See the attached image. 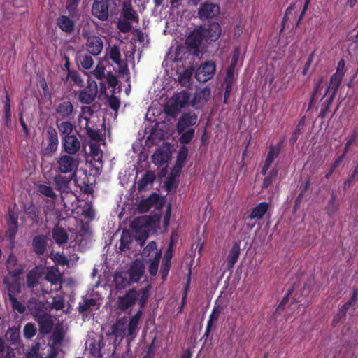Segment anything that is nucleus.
I'll return each mask as SVG.
<instances>
[{
    "mask_svg": "<svg viewBox=\"0 0 358 358\" xmlns=\"http://www.w3.org/2000/svg\"><path fill=\"white\" fill-rule=\"evenodd\" d=\"M59 138L56 129L50 126L45 131V138L43 141L42 154L45 157H51L57 150Z\"/></svg>",
    "mask_w": 358,
    "mask_h": 358,
    "instance_id": "f257e3e1",
    "label": "nucleus"
},
{
    "mask_svg": "<svg viewBox=\"0 0 358 358\" xmlns=\"http://www.w3.org/2000/svg\"><path fill=\"white\" fill-rule=\"evenodd\" d=\"M72 177V176H65L57 174L52 178L55 189L61 192V199L65 207H66V198L68 196L73 198L75 196L70 187Z\"/></svg>",
    "mask_w": 358,
    "mask_h": 358,
    "instance_id": "f03ea898",
    "label": "nucleus"
},
{
    "mask_svg": "<svg viewBox=\"0 0 358 358\" xmlns=\"http://www.w3.org/2000/svg\"><path fill=\"white\" fill-rule=\"evenodd\" d=\"M76 155L66 154L62 155L57 159V172L59 173H71L72 176L76 175L78 166V159Z\"/></svg>",
    "mask_w": 358,
    "mask_h": 358,
    "instance_id": "7ed1b4c3",
    "label": "nucleus"
},
{
    "mask_svg": "<svg viewBox=\"0 0 358 358\" xmlns=\"http://www.w3.org/2000/svg\"><path fill=\"white\" fill-rule=\"evenodd\" d=\"M78 132L69 136H64L62 137V151L66 154L78 155L81 149V141L77 136Z\"/></svg>",
    "mask_w": 358,
    "mask_h": 358,
    "instance_id": "20e7f679",
    "label": "nucleus"
},
{
    "mask_svg": "<svg viewBox=\"0 0 358 358\" xmlns=\"http://www.w3.org/2000/svg\"><path fill=\"white\" fill-rule=\"evenodd\" d=\"M132 227L135 229L136 241L141 245H143L149 236L148 220L144 217H136L132 222Z\"/></svg>",
    "mask_w": 358,
    "mask_h": 358,
    "instance_id": "39448f33",
    "label": "nucleus"
},
{
    "mask_svg": "<svg viewBox=\"0 0 358 358\" xmlns=\"http://www.w3.org/2000/svg\"><path fill=\"white\" fill-rule=\"evenodd\" d=\"M137 301V290L130 289L121 296H119L115 303V308L122 313H125L128 309L134 306Z\"/></svg>",
    "mask_w": 358,
    "mask_h": 358,
    "instance_id": "423d86ee",
    "label": "nucleus"
},
{
    "mask_svg": "<svg viewBox=\"0 0 358 358\" xmlns=\"http://www.w3.org/2000/svg\"><path fill=\"white\" fill-rule=\"evenodd\" d=\"M113 0H94L92 7V14L101 21H106L109 16V6Z\"/></svg>",
    "mask_w": 358,
    "mask_h": 358,
    "instance_id": "0eeeda50",
    "label": "nucleus"
},
{
    "mask_svg": "<svg viewBox=\"0 0 358 358\" xmlns=\"http://www.w3.org/2000/svg\"><path fill=\"white\" fill-rule=\"evenodd\" d=\"M220 6L217 3L205 2L200 5L198 10L199 18L204 21L216 17L220 14Z\"/></svg>",
    "mask_w": 358,
    "mask_h": 358,
    "instance_id": "6e6552de",
    "label": "nucleus"
},
{
    "mask_svg": "<svg viewBox=\"0 0 358 358\" xmlns=\"http://www.w3.org/2000/svg\"><path fill=\"white\" fill-rule=\"evenodd\" d=\"M215 70L216 65L214 62H206L197 69L196 78L200 82H206L213 78Z\"/></svg>",
    "mask_w": 358,
    "mask_h": 358,
    "instance_id": "1a4fd4ad",
    "label": "nucleus"
},
{
    "mask_svg": "<svg viewBox=\"0 0 358 358\" xmlns=\"http://www.w3.org/2000/svg\"><path fill=\"white\" fill-rule=\"evenodd\" d=\"M86 50L92 56H98L102 52L103 43L102 39L95 35L86 37Z\"/></svg>",
    "mask_w": 358,
    "mask_h": 358,
    "instance_id": "9d476101",
    "label": "nucleus"
},
{
    "mask_svg": "<svg viewBox=\"0 0 358 358\" xmlns=\"http://www.w3.org/2000/svg\"><path fill=\"white\" fill-rule=\"evenodd\" d=\"M3 284L8 292V299L11 296H16L21 292L20 277H13L10 275L5 276L3 279Z\"/></svg>",
    "mask_w": 358,
    "mask_h": 358,
    "instance_id": "9b49d317",
    "label": "nucleus"
},
{
    "mask_svg": "<svg viewBox=\"0 0 358 358\" xmlns=\"http://www.w3.org/2000/svg\"><path fill=\"white\" fill-rule=\"evenodd\" d=\"M282 142H280L278 143L276 145H271L268 147V152L266 155V158L264 163L263 167L261 170L262 175L264 176L266 174L268 170L269 169L270 166L274 162L275 159L279 156L282 149Z\"/></svg>",
    "mask_w": 358,
    "mask_h": 358,
    "instance_id": "f8f14e48",
    "label": "nucleus"
},
{
    "mask_svg": "<svg viewBox=\"0 0 358 358\" xmlns=\"http://www.w3.org/2000/svg\"><path fill=\"white\" fill-rule=\"evenodd\" d=\"M198 121L197 115L192 112L184 113L178 119L177 122V130L178 133H182L185 129L196 124Z\"/></svg>",
    "mask_w": 358,
    "mask_h": 358,
    "instance_id": "ddd939ff",
    "label": "nucleus"
},
{
    "mask_svg": "<svg viewBox=\"0 0 358 358\" xmlns=\"http://www.w3.org/2000/svg\"><path fill=\"white\" fill-rule=\"evenodd\" d=\"M27 307L34 320L48 313L44 303L34 297H31L28 300Z\"/></svg>",
    "mask_w": 358,
    "mask_h": 358,
    "instance_id": "4468645a",
    "label": "nucleus"
},
{
    "mask_svg": "<svg viewBox=\"0 0 358 358\" xmlns=\"http://www.w3.org/2000/svg\"><path fill=\"white\" fill-rule=\"evenodd\" d=\"M78 19L72 18L69 15H61L56 19V24L63 32L70 34L75 31V20Z\"/></svg>",
    "mask_w": 358,
    "mask_h": 358,
    "instance_id": "2eb2a0df",
    "label": "nucleus"
},
{
    "mask_svg": "<svg viewBox=\"0 0 358 358\" xmlns=\"http://www.w3.org/2000/svg\"><path fill=\"white\" fill-rule=\"evenodd\" d=\"M97 85L95 81H92L88 88H85L80 91L78 99L82 103L90 104L96 97Z\"/></svg>",
    "mask_w": 358,
    "mask_h": 358,
    "instance_id": "dca6fc26",
    "label": "nucleus"
},
{
    "mask_svg": "<svg viewBox=\"0 0 358 358\" xmlns=\"http://www.w3.org/2000/svg\"><path fill=\"white\" fill-rule=\"evenodd\" d=\"M211 95L210 89L208 87L196 92L191 101V105L196 109L201 108L210 99Z\"/></svg>",
    "mask_w": 358,
    "mask_h": 358,
    "instance_id": "f3484780",
    "label": "nucleus"
},
{
    "mask_svg": "<svg viewBox=\"0 0 358 358\" xmlns=\"http://www.w3.org/2000/svg\"><path fill=\"white\" fill-rule=\"evenodd\" d=\"M201 30L208 42L215 41L221 34V27L218 22H212L206 27H201Z\"/></svg>",
    "mask_w": 358,
    "mask_h": 358,
    "instance_id": "a211bd4d",
    "label": "nucleus"
},
{
    "mask_svg": "<svg viewBox=\"0 0 358 358\" xmlns=\"http://www.w3.org/2000/svg\"><path fill=\"white\" fill-rule=\"evenodd\" d=\"M131 280V282H138L143 277L145 273L144 264L138 259H136L132 262L129 269L127 272Z\"/></svg>",
    "mask_w": 358,
    "mask_h": 358,
    "instance_id": "6ab92c4d",
    "label": "nucleus"
},
{
    "mask_svg": "<svg viewBox=\"0 0 358 358\" xmlns=\"http://www.w3.org/2000/svg\"><path fill=\"white\" fill-rule=\"evenodd\" d=\"M204 39L206 40V38L201 29H196L189 34L185 43L189 48L199 51V47Z\"/></svg>",
    "mask_w": 358,
    "mask_h": 358,
    "instance_id": "aec40b11",
    "label": "nucleus"
},
{
    "mask_svg": "<svg viewBox=\"0 0 358 358\" xmlns=\"http://www.w3.org/2000/svg\"><path fill=\"white\" fill-rule=\"evenodd\" d=\"M31 245L36 255H44L47 250L48 237L43 234L35 236L33 238Z\"/></svg>",
    "mask_w": 358,
    "mask_h": 358,
    "instance_id": "412c9836",
    "label": "nucleus"
},
{
    "mask_svg": "<svg viewBox=\"0 0 358 358\" xmlns=\"http://www.w3.org/2000/svg\"><path fill=\"white\" fill-rule=\"evenodd\" d=\"M6 266L9 275L13 277H20L24 270L22 265L17 263V257L12 254L9 255L6 260Z\"/></svg>",
    "mask_w": 358,
    "mask_h": 358,
    "instance_id": "4be33fe9",
    "label": "nucleus"
},
{
    "mask_svg": "<svg viewBox=\"0 0 358 358\" xmlns=\"http://www.w3.org/2000/svg\"><path fill=\"white\" fill-rule=\"evenodd\" d=\"M56 113L62 119L70 120L73 117V106L71 101H62L57 106Z\"/></svg>",
    "mask_w": 358,
    "mask_h": 358,
    "instance_id": "5701e85b",
    "label": "nucleus"
},
{
    "mask_svg": "<svg viewBox=\"0 0 358 358\" xmlns=\"http://www.w3.org/2000/svg\"><path fill=\"white\" fill-rule=\"evenodd\" d=\"M35 320L38 324L41 334H48L51 331L53 327V321L48 313L45 314Z\"/></svg>",
    "mask_w": 358,
    "mask_h": 358,
    "instance_id": "b1692460",
    "label": "nucleus"
},
{
    "mask_svg": "<svg viewBox=\"0 0 358 358\" xmlns=\"http://www.w3.org/2000/svg\"><path fill=\"white\" fill-rule=\"evenodd\" d=\"M159 201L157 193L151 194L147 199H141L138 205V210L141 213H147Z\"/></svg>",
    "mask_w": 358,
    "mask_h": 358,
    "instance_id": "393cba45",
    "label": "nucleus"
},
{
    "mask_svg": "<svg viewBox=\"0 0 358 358\" xmlns=\"http://www.w3.org/2000/svg\"><path fill=\"white\" fill-rule=\"evenodd\" d=\"M241 254L240 243L236 242L233 244L229 255L227 257V268L231 270L234 268L235 264L237 262Z\"/></svg>",
    "mask_w": 358,
    "mask_h": 358,
    "instance_id": "a878e982",
    "label": "nucleus"
},
{
    "mask_svg": "<svg viewBox=\"0 0 358 358\" xmlns=\"http://www.w3.org/2000/svg\"><path fill=\"white\" fill-rule=\"evenodd\" d=\"M343 78V76L334 73L330 78L329 85L326 89L324 94L322 96L321 100L325 97L329 92H330V94L336 96L338 90L342 83Z\"/></svg>",
    "mask_w": 358,
    "mask_h": 358,
    "instance_id": "bb28decb",
    "label": "nucleus"
},
{
    "mask_svg": "<svg viewBox=\"0 0 358 358\" xmlns=\"http://www.w3.org/2000/svg\"><path fill=\"white\" fill-rule=\"evenodd\" d=\"M269 208V204L266 202H261L255 206L251 210L250 213L248 216V219L260 220L263 218L264 215L266 213Z\"/></svg>",
    "mask_w": 358,
    "mask_h": 358,
    "instance_id": "cd10ccee",
    "label": "nucleus"
},
{
    "mask_svg": "<svg viewBox=\"0 0 358 358\" xmlns=\"http://www.w3.org/2000/svg\"><path fill=\"white\" fill-rule=\"evenodd\" d=\"M24 212L27 215L29 219L35 224L40 222V210L32 203L25 204L23 207Z\"/></svg>",
    "mask_w": 358,
    "mask_h": 358,
    "instance_id": "c85d7f7f",
    "label": "nucleus"
},
{
    "mask_svg": "<svg viewBox=\"0 0 358 358\" xmlns=\"http://www.w3.org/2000/svg\"><path fill=\"white\" fill-rule=\"evenodd\" d=\"M121 15L124 19L127 20H131L134 22L138 20V15L133 9L131 3L130 1H123Z\"/></svg>",
    "mask_w": 358,
    "mask_h": 358,
    "instance_id": "c756f323",
    "label": "nucleus"
},
{
    "mask_svg": "<svg viewBox=\"0 0 358 358\" xmlns=\"http://www.w3.org/2000/svg\"><path fill=\"white\" fill-rule=\"evenodd\" d=\"M114 282L117 289H124L134 283L127 272H116L114 275Z\"/></svg>",
    "mask_w": 358,
    "mask_h": 358,
    "instance_id": "7c9ffc66",
    "label": "nucleus"
},
{
    "mask_svg": "<svg viewBox=\"0 0 358 358\" xmlns=\"http://www.w3.org/2000/svg\"><path fill=\"white\" fill-rule=\"evenodd\" d=\"M151 286L150 285L137 291V301L139 310H143L150 296Z\"/></svg>",
    "mask_w": 358,
    "mask_h": 358,
    "instance_id": "2f4dec72",
    "label": "nucleus"
},
{
    "mask_svg": "<svg viewBox=\"0 0 358 358\" xmlns=\"http://www.w3.org/2000/svg\"><path fill=\"white\" fill-rule=\"evenodd\" d=\"M52 238L58 245H62L67 243L69 235L63 227L57 225L52 229Z\"/></svg>",
    "mask_w": 358,
    "mask_h": 358,
    "instance_id": "473e14b6",
    "label": "nucleus"
},
{
    "mask_svg": "<svg viewBox=\"0 0 358 358\" xmlns=\"http://www.w3.org/2000/svg\"><path fill=\"white\" fill-rule=\"evenodd\" d=\"M155 180V175L152 171H147L145 174L138 181V189L141 192L148 189Z\"/></svg>",
    "mask_w": 358,
    "mask_h": 358,
    "instance_id": "72a5a7b5",
    "label": "nucleus"
},
{
    "mask_svg": "<svg viewBox=\"0 0 358 358\" xmlns=\"http://www.w3.org/2000/svg\"><path fill=\"white\" fill-rule=\"evenodd\" d=\"M41 274L37 268L30 270L26 275V285L29 289H34L38 284Z\"/></svg>",
    "mask_w": 358,
    "mask_h": 358,
    "instance_id": "f704fd0d",
    "label": "nucleus"
},
{
    "mask_svg": "<svg viewBox=\"0 0 358 358\" xmlns=\"http://www.w3.org/2000/svg\"><path fill=\"white\" fill-rule=\"evenodd\" d=\"M162 258V252H157V255H153V257L145 259L146 262H149L148 271L151 276H155L157 273L159 268V264Z\"/></svg>",
    "mask_w": 358,
    "mask_h": 358,
    "instance_id": "c9c22d12",
    "label": "nucleus"
},
{
    "mask_svg": "<svg viewBox=\"0 0 358 358\" xmlns=\"http://www.w3.org/2000/svg\"><path fill=\"white\" fill-rule=\"evenodd\" d=\"M238 54H234L230 62L229 66L227 69L226 76L224 78L225 82H234L235 81V69L238 63Z\"/></svg>",
    "mask_w": 358,
    "mask_h": 358,
    "instance_id": "e433bc0d",
    "label": "nucleus"
},
{
    "mask_svg": "<svg viewBox=\"0 0 358 358\" xmlns=\"http://www.w3.org/2000/svg\"><path fill=\"white\" fill-rule=\"evenodd\" d=\"M17 231V220L13 217H10V222H9L8 229L6 233V238L8 241H9L10 244L14 243Z\"/></svg>",
    "mask_w": 358,
    "mask_h": 358,
    "instance_id": "4c0bfd02",
    "label": "nucleus"
},
{
    "mask_svg": "<svg viewBox=\"0 0 358 358\" xmlns=\"http://www.w3.org/2000/svg\"><path fill=\"white\" fill-rule=\"evenodd\" d=\"M143 311L141 310H138L136 313L132 316L129 320L128 324V335L133 336L138 326L139 322L143 316Z\"/></svg>",
    "mask_w": 358,
    "mask_h": 358,
    "instance_id": "58836bf2",
    "label": "nucleus"
},
{
    "mask_svg": "<svg viewBox=\"0 0 358 358\" xmlns=\"http://www.w3.org/2000/svg\"><path fill=\"white\" fill-rule=\"evenodd\" d=\"M80 0H66L65 8L69 16L72 18H80V12L78 8Z\"/></svg>",
    "mask_w": 358,
    "mask_h": 358,
    "instance_id": "ea45409f",
    "label": "nucleus"
},
{
    "mask_svg": "<svg viewBox=\"0 0 358 358\" xmlns=\"http://www.w3.org/2000/svg\"><path fill=\"white\" fill-rule=\"evenodd\" d=\"M133 241V236L131 233L128 230H123L121 234L120 238V244L119 246V249L122 251H126L127 250L130 249V244Z\"/></svg>",
    "mask_w": 358,
    "mask_h": 358,
    "instance_id": "a19ab883",
    "label": "nucleus"
},
{
    "mask_svg": "<svg viewBox=\"0 0 358 358\" xmlns=\"http://www.w3.org/2000/svg\"><path fill=\"white\" fill-rule=\"evenodd\" d=\"M337 193L336 191L332 190L331 192V199L328 201L327 206L326 207L327 213L331 216L335 213H336L338 210L339 205L337 203Z\"/></svg>",
    "mask_w": 358,
    "mask_h": 358,
    "instance_id": "79ce46f5",
    "label": "nucleus"
},
{
    "mask_svg": "<svg viewBox=\"0 0 358 358\" xmlns=\"http://www.w3.org/2000/svg\"><path fill=\"white\" fill-rule=\"evenodd\" d=\"M152 162L157 166H163L169 159V155L161 149H157L152 156Z\"/></svg>",
    "mask_w": 358,
    "mask_h": 358,
    "instance_id": "37998d69",
    "label": "nucleus"
},
{
    "mask_svg": "<svg viewBox=\"0 0 358 358\" xmlns=\"http://www.w3.org/2000/svg\"><path fill=\"white\" fill-rule=\"evenodd\" d=\"M180 109L181 107L179 106L178 103L172 97L164 106V110L168 115L174 116L180 112Z\"/></svg>",
    "mask_w": 358,
    "mask_h": 358,
    "instance_id": "c03bdc74",
    "label": "nucleus"
},
{
    "mask_svg": "<svg viewBox=\"0 0 358 358\" xmlns=\"http://www.w3.org/2000/svg\"><path fill=\"white\" fill-rule=\"evenodd\" d=\"M157 252H162L161 250H158L157 248V243L155 241H150L143 248L142 251V257L145 259L150 257H153V255H157Z\"/></svg>",
    "mask_w": 358,
    "mask_h": 358,
    "instance_id": "a18cd8bd",
    "label": "nucleus"
},
{
    "mask_svg": "<svg viewBox=\"0 0 358 358\" xmlns=\"http://www.w3.org/2000/svg\"><path fill=\"white\" fill-rule=\"evenodd\" d=\"M76 61L84 69H90L93 64L94 60L92 57L87 54H80L76 58Z\"/></svg>",
    "mask_w": 358,
    "mask_h": 358,
    "instance_id": "49530a36",
    "label": "nucleus"
},
{
    "mask_svg": "<svg viewBox=\"0 0 358 358\" xmlns=\"http://www.w3.org/2000/svg\"><path fill=\"white\" fill-rule=\"evenodd\" d=\"M57 126L62 137L64 136H69L75 133L73 132V125L69 121H64L60 123L57 122Z\"/></svg>",
    "mask_w": 358,
    "mask_h": 358,
    "instance_id": "de8ad7c7",
    "label": "nucleus"
},
{
    "mask_svg": "<svg viewBox=\"0 0 358 358\" xmlns=\"http://www.w3.org/2000/svg\"><path fill=\"white\" fill-rule=\"evenodd\" d=\"M278 174V169L277 168L272 169L268 173V175L264 178L262 188L267 189L270 187L273 182L275 180Z\"/></svg>",
    "mask_w": 358,
    "mask_h": 358,
    "instance_id": "09e8293b",
    "label": "nucleus"
},
{
    "mask_svg": "<svg viewBox=\"0 0 358 358\" xmlns=\"http://www.w3.org/2000/svg\"><path fill=\"white\" fill-rule=\"evenodd\" d=\"M336 96L330 94L329 97L322 103L320 112L318 115V117L320 119H324L329 110L330 106L332 104Z\"/></svg>",
    "mask_w": 358,
    "mask_h": 358,
    "instance_id": "8fccbe9b",
    "label": "nucleus"
},
{
    "mask_svg": "<svg viewBox=\"0 0 358 358\" xmlns=\"http://www.w3.org/2000/svg\"><path fill=\"white\" fill-rule=\"evenodd\" d=\"M181 108H184L189 101V93L186 91H182L173 96Z\"/></svg>",
    "mask_w": 358,
    "mask_h": 358,
    "instance_id": "3c124183",
    "label": "nucleus"
},
{
    "mask_svg": "<svg viewBox=\"0 0 358 358\" xmlns=\"http://www.w3.org/2000/svg\"><path fill=\"white\" fill-rule=\"evenodd\" d=\"M111 330L112 334L114 335L115 338H123L125 335L124 322H122L121 320H117V322L112 326Z\"/></svg>",
    "mask_w": 358,
    "mask_h": 358,
    "instance_id": "603ef678",
    "label": "nucleus"
},
{
    "mask_svg": "<svg viewBox=\"0 0 358 358\" xmlns=\"http://www.w3.org/2000/svg\"><path fill=\"white\" fill-rule=\"evenodd\" d=\"M6 338L13 344H15L20 340V334L18 327H9L6 333Z\"/></svg>",
    "mask_w": 358,
    "mask_h": 358,
    "instance_id": "864d4df0",
    "label": "nucleus"
},
{
    "mask_svg": "<svg viewBox=\"0 0 358 358\" xmlns=\"http://www.w3.org/2000/svg\"><path fill=\"white\" fill-rule=\"evenodd\" d=\"M37 190L41 194L46 197L50 198L52 200L55 199L57 196L52 188L50 186L44 184L38 185L37 187Z\"/></svg>",
    "mask_w": 358,
    "mask_h": 358,
    "instance_id": "5fc2aeb1",
    "label": "nucleus"
},
{
    "mask_svg": "<svg viewBox=\"0 0 358 358\" xmlns=\"http://www.w3.org/2000/svg\"><path fill=\"white\" fill-rule=\"evenodd\" d=\"M45 279L52 285L61 284L62 282V278L60 273L58 271H55L52 269L47 272Z\"/></svg>",
    "mask_w": 358,
    "mask_h": 358,
    "instance_id": "6e6d98bb",
    "label": "nucleus"
},
{
    "mask_svg": "<svg viewBox=\"0 0 358 358\" xmlns=\"http://www.w3.org/2000/svg\"><path fill=\"white\" fill-rule=\"evenodd\" d=\"M9 301L11 304L12 308L15 312L19 314H23L26 310V306L19 301L16 296H11L9 298Z\"/></svg>",
    "mask_w": 358,
    "mask_h": 358,
    "instance_id": "4d7b16f0",
    "label": "nucleus"
},
{
    "mask_svg": "<svg viewBox=\"0 0 358 358\" xmlns=\"http://www.w3.org/2000/svg\"><path fill=\"white\" fill-rule=\"evenodd\" d=\"M36 331L35 324L32 322H28L24 325L23 329L24 337L27 339H31L36 335Z\"/></svg>",
    "mask_w": 358,
    "mask_h": 358,
    "instance_id": "13d9d810",
    "label": "nucleus"
},
{
    "mask_svg": "<svg viewBox=\"0 0 358 358\" xmlns=\"http://www.w3.org/2000/svg\"><path fill=\"white\" fill-rule=\"evenodd\" d=\"M96 301L94 299H85L83 303H79L78 307V312L80 313L87 312L92 306H94Z\"/></svg>",
    "mask_w": 358,
    "mask_h": 358,
    "instance_id": "bf43d9fd",
    "label": "nucleus"
},
{
    "mask_svg": "<svg viewBox=\"0 0 358 358\" xmlns=\"http://www.w3.org/2000/svg\"><path fill=\"white\" fill-rule=\"evenodd\" d=\"M67 78H70L74 85L78 87H83L84 85L83 80L81 78L80 73L76 71H69V73H67Z\"/></svg>",
    "mask_w": 358,
    "mask_h": 358,
    "instance_id": "052dcab7",
    "label": "nucleus"
},
{
    "mask_svg": "<svg viewBox=\"0 0 358 358\" xmlns=\"http://www.w3.org/2000/svg\"><path fill=\"white\" fill-rule=\"evenodd\" d=\"M358 137V132L357 129H354L352 133L347 138L346 143L345 144V147L343 152L344 155H347L350 150L352 145L356 141Z\"/></svg>",
    "mask_w": 358,
    "mask_h": 358,
    "instance_id": "680f3d73",
    "label": "nucleus"
},
{
    "mask_svg": "<svg viewBox=\"0 0 358 358\" xmlns=\"http://www.w3.org/2000/svg\"><path fill=\"white\" fill-rule=\"evenodd\" d=\"M182 132L183 133L182 134V135L180 136V137L179 138L180 143L182 144L189 143L194 136V134H195L194 129L190 128V129H187V131H184Z\"/></svg>",
    "mask_w": 358,
    "mask_h": 358,
    "instance_id": "e2e57ef3",
    "label": "nucleus"
},
{
    "mask_svg": "<svg viewBox=\"0 0 358 358\" xmlns=\"http://www.w3.org/2000/svg\"><path fill=\"white\" fill-rule=\"evenodd\" d=\"M304 125V120L302 118L300 120L299 123L297 124L296 129H294L290 139L289 143L292 145L296 143L297 140L299 139V135L301 134V130L303 129Z\"/></svg>",
    "mask_w": 358,
    "mask_h": 358,
    "instance_id": "0e129e2a",
    "label": "nucleus"
},
{
    "mask_svg": "<svg viewBox=\"0 0 358 358\" xmlns=\"http://www.w3.org/2000/svg\"><path fill=\"white\" fill-rule=\"evenodd\" d=\"M109 57L110 59L117 64L121 62V53L117 46H113L109 52Z\"/></svg>",
    "mask_w": 358,
    "mask_h": 358,
    "instance_id": "69168bd1",
    "label": "nucleus"
},
{
    "mask_svg": "<svg viewBox=\"0 0 358 358\" xmlns=\"http://www.w3.org/2000/svg\"><path fill=\"white\" fill-rule=\"evenodd\" d=\"M222 310L223 307L222 306L215 304L211 314L210 315L208 322L213 324L215 322H217Z\"/></svg>",
    "mask_w": 358,
    "mask_h": 358,
    "instance_id": "338daca9",
    "label": "nucleus"
},
{
    "mask_svg": "<svg viewBox=\"0 0 358 358\" xmlns=\"http://www.w3.org/2000/svg\"><path fill=\"white\" fill-rule=\"evenodd\" d=\"M129 21L125 19L119 20L117 27L120 32L128 33L131 30V24Z\"/></svg>",
    "mask_w": 358,
    "mask_h": 358,
    "instance_id": "774afa93",
    "label": "nucleus"
}]
</instances>
